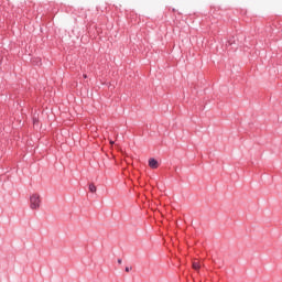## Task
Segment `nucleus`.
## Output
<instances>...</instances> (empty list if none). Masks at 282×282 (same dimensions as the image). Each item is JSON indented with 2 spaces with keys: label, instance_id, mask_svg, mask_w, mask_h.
<instances>
[{
  "label": "nucleus",
  "instance_id": "nucleus-1",
  "mask_svg": "<svg viewBox=\"0 0 282 282\" xmlns=\"http://www.w3.org/2000/svg\"><path fill=\"white\" fill-rule=\"evenodd\" d=\"M30 208L31 210H39V208H41V196L39 194L31 195Z\"/></svg>",
  "mask_w": 282,
  "mask_h": 282
},
{
  "label": "nucleus",
  "instance_id": "nucleus-2",
  "mask_svg": "<svg viewBox=\"0 0 282 282\" xmlns=\"http://www.w3.org/2000/svg\"><path fill=\"white\" fill-rule=\"evenodd\" d=\"M149 167H150V169H158V160H155V159H150V160H149Z\"/></svg>",
  "mask_w": 282,
  "mask_h": 282
},
{
  "label": "nucleus",
  "instance_id": "nucleus-3",
  "mask_svg": "<svg viewBox=\"0 0 282 282\" xmlns=\"http://www.w3.org/2000/svg\"><path fill=\"white\" fill-rule=\"evenodd\" d=\"M89 191L90 193H96V185H94V183L89 184Z\"/></svg>",
  "mask_w": 282,
  "mask_h": 282
},
{
  "label": "nucleus",
  "instance_id": "nucleus-4",
  "mask_svg": "<svg viewBox=\"0 0 282 282\" xmlns=\"http://www.w3.org/2000/svg\"><path fill=\"white\" fill-rule=\"evenodd\" d=\"M199 268H200L199 262H193L194 270H199Z\"/></svg>",
  "mask_w": 282,
  "mask_h": 282
},
{
  "label": "nucleus",
  "instance_id": "nucleus-5",
  "mask_svg": "<svg viewBox=\"0 0 282 282\" xmlns=\"http://www.w3.org/2000/svg\"><path fill=\"white\" fill-rule=\"evenodd\" d=\"M133 270L132 267H126V272H131Z\"/></svg>",
  "mask_w": 282,
  "mask_h": 282
},
{
  "label": "nucleus",
  "instance_id": "nucleus-6",
  "mask_svg": "<svg viewBox=\"0 0 282 282\" xmlns=\"http://www.w3.org/2000/svg\"><path fill=\"white\" fill-rule=\"evenodd\" d=\"M36 64L35 65H41V58H36Z\"/></svg>",
  "mask_w": 282,
  "mask_h": 282
},
{
  "label": "nucleus",
  "instance_id": "nucleus-7",
  "mask_svg": "<svg viewBox=\"0 0 282 282\" xmlns=\"http://www.w3.org/2000/svg\"><path fill=\"white\" fill-rule=\"evenodd\" d=\"M117 262L120 264H122V259H118Z\"/></svg>",
  "mask_w": 282,
  "mask_h": 282
},
{
  "label": "nucleus",
  "instance_id": "nucleus-8",
  "mask_svg": "<svg viewBox=\"0 0 282 282\" xmlns=\"http://www.w3.org/2000/svg\"><path fill=\"white\" fill-rule=\"evenodd\" d=\"M110 144H116V142L113 140H110Z\"/></svg>",
  "mask_w": 282,
  "mask_h": 282
},
{
  "label": "nucleus",
  "instance_id": "nucleus-9",
  "mask_svg": "<svg viewBox=\"0 0 282 282\" xmlns=\"http://www.w3.org/2000/svg\"><path fill=\"white\" fill-rule=\"evenodd\" d=\"M228 45H232V43H231V42H228Z\"/></svg>",
  "mask_w": 282,
  "mask_h": 282
},
{
  "label": "nucleus",
  "instance_id": "nucleus-10",
  "mask_svg": "<svg viewBox=\"0 0 282 282\" xmlns=\"http://www.w3.org/2000/svg\"><path fill=\"white\" fill-rule=\"evenodd\" d=\"M84 78H87V75L84 74Z\"/></svg>",
  "mask_w": 282,
  "mask_h": 282
}]
</instances>
